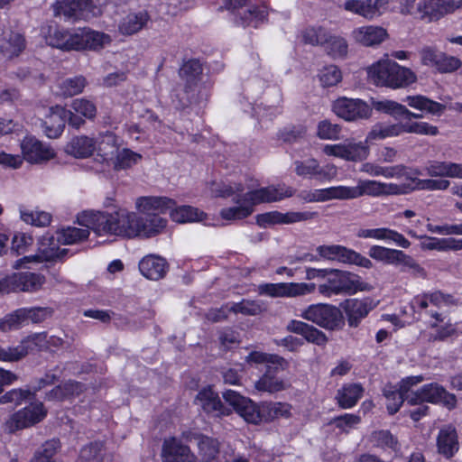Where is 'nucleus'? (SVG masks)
<instances>
[{
    "mask_svg": "<svg viewBox=\"0 0 462 462\" xmlns=\"http://www.w3.org/2000/svg\"><path fill=\"white\" fill-rule=\"evenodd\" d=\"M214 192L217 197L221 198L233 196V201L236 204L235 207L221 209L220 216L226 220L244 219L253 213L255 205L279 201L293 195L291 188L283 189L274 186L245 192V187L241 183H236L234 186L223 185Z\"/></svg>",
    "mask_w": 462,
    "mask_h": 462,
    "instance_id": "1",
    "label": "nucleus"
},
{
    "mask_svg": "<svg viewBox=\"0 0 462 462\" xmlns=\"http://www.w3.org/2000/svg\"><path fill=\"white\" fill-rule=\"evenodd\" d=\"M214 192L217 197L221 198L233 196V201L236 204L235 207L221 209L220 216L226 220L244 219L253 213L255 205L279 201L293 195L291 188L283 189L274 186L245 192V187L241 183H236L234 186L223 185Z\"/></svg>",
    "mask_w": 462,
    "mask_h": 462,
    "instance_id": "2",
    "label": "nucleus"
},
{
    "mask_svg": "<svg viewBox=\"0 0 462 462\" xmlns=\"http://www.w3.org/2000/svg\"><path fill=\"white\" fill-rule=\"evenodd\" d=\"M79 225H87L98 236L113 235L127 238L136 237L135 213L117 210L113 213L86 211L78 217Z\"/></svg>",
    "mask_w": 462,
    "mask_h": 462,
    "instance_id": "3",
    "label": "nucleus"
},
{
    "mask_svg": "<svg viewBox=\"0 0 462 462\" xmlns=\"http://www.w3.org/2000/svg\"><path fill=\"white\" fill-rule=\"evenodd\" d=\"M368 79L378 87L393 89L405 88L417 80L416 74L409 68L392 60H380L367 69Z\"/></svg>",
    "mask_w": 462,
    "mask_h": 462,
    "instance_id": "4",
    "label": "nucleus"
},
{
    "mask_svg": "<svg viewBox=\"0 0 462 462\" xmlns=\"http://www.w3.org/2000/svg\"><path fill=\"white\" fill-rule=\"evenodd\" d=\"M367 283L362 282L361 277L356 273L329 269L326 282L319 284L318 291L326 298L339 294H354L367 290Z\"/></svg>",
    "mask_w": 462,
    "mask_h": 462,
    "instance_id": "5",
    "label": "nucleus"
},
{
    "mask_svg": "<svg viewBox=\"0 0 462 462\" xmlns=\"http://www.w3.org/2000/svg\"><path fill=\"white\" fill-rule=\"evenodd\" d=\"M368 254L374 260L385 264L402 266L404 272H410L416 277H426V271L411 255L402 250L392 249L381 245H372Z\"/></svg>",
    "mask_w": 462,
    "mask_h": 462,
    "instance_id": "6",
    "label": "nucleus"
},
{
    "mask_svg": "<svg viewBox=\"0 0 462 462\" xmlns=\"http://www.w3.org/2000/svg\"><path fill=\"white\" fill-rule=\"evenodd\" d=\"M304 319L329 330L342 328L344 317L339 308L329 304H313L305 309L301 315Z\"/></svg>",
    "mask_w": 462,
    "mask_h": 462,
    "instance_id": "7",
    "label": "nucleus"
},
{
    "mask_svg": "<svg viewBox=\"0 0 462 462\" xmlns=\"http://www.w3.org/2000/svg\"><path fill=\"white\" fill-rule=\"evenodd\" d=\"M319 255L327 260L337 261L346 264H355L365 269L373 267L372 261L353 249L340 245H323L316 249Z\"/></svg>",
    "mask_w": 462,
    "mask_h": 462,
    "instance_id": "8",
    "label": "nucleus"
},
{
    "mask_svg": "<svg viewBox=\"0 0 462 462\" xmlns=\"http://www.w3.org/2000/svg\"><path fill=\"white\" fill-rule=\"evenodd\" d=\"M420 402L441 403L448 410H453L457 406V397L438 383H429L416 393H411V398L408 399V403L411 405Z\"/></svg>",
    "mask_w": 462,
    "mask_h": 462,
    "instance_id": "9",
    "label": "nucleus"
},
{
    "mask_svg": "<svg viewBox=\"0 0 462 462\" xmlns=\"http://www.w3.org/2000/svg\"><path fill=\"white\" fill-rule=\"evenodd\" d=\"M368 141L356 142L355 139H346L337 144H326L323 152L328 156H335L348 162H362L369 154Z\"/></svg>",
    "mask_w": 462,
    "mask_h": 462,
    "instance_id": "10",
    "label": "nucleus"
},
{
    "mask_svg": "<svg viewBox=\"0 0 462 462\" xmlns=\"http://www.w3.org/2000/svg\"><path fill=\"white\" fill-rule=\"evenodd\" d=\"M223 398L245 421L257 424L263 420V409L260 410L254 402L237 392L226 390L223 393Z\"/></svg>",
    "mask_w": 462,
    "mask_h": 462,
    "instance_id": "11",
    "label": "nucleus"
},
{
    "mask_svg": "<svg viewBox=\"0 0 462 462\" xmlns=\"http://www.w3.org/2000/svg\"><path fill=\"white\" fill-rule=\"evenodd\" d=\"M334 113L346 121L366 119L372 114L371 107L361 99L340 97L332 105Z\"/></svg>",
    "mask_w": 462,
    "mask_h": 462,
    "instance_id": "12",
    "label": "nucleus"
},
{
    "mask_svg": "<svg viewBox=\"0 0 462 462\" xmlns=\"http://www.w3.org/2000/svg\"><path fill=\"white\" fill-rule=\"evenodd\" d=\"M295 173L302 178L315 179L319 181L331 180L337 175L334 164L321 166L314 158L304 161H295Z\"/></svg>",
    "mask_w": 462,
    "mask_h": 462,
    "instance_id": "13",
    "label": "nucleus"
},
{
    "mask_svg": "<svg viewBox=\"0 0 462 462\" xmlns=\"http://www.w3.org/2000/svg\"><path fill=\"white\" fill-rule=\"evenodd\" d=\"M46 416L42 403H32L24 409L15 412L5 423L9 432L30 427L41 421Z\"/></svg>",
    "mask_w": 462,
    "mask_h": 462,
    "instance_id": "14",
    "label": "nucleus"
},
{
    "mask_svg": "<svg viewBox=\"0 0 462 462\" xmlns=\"http://www.w3.org/2000/svg\"><path fill=\"white\" fill-rule=\"evenodd\" d=\"M422 64L436 68L441 73H451L461 67V60L435 49L426 47L420 51Z\"/></svg>",
    "mask_w": 462,
    "mask_h": 462,
    "instance_id": "15",
    "label": "nucleus"
},
{
    "mask_svg": "<svg viewBox=\"0 0 462 462\" xmlns=\"http://www.w3.org/2000/svg\"><path fill=\"white\" fill-rule=\"evenodd\" d=\"M59 244L61 242L59 241V237L55 238L53 236L46 235L42 236L40 239V247L39 250L42 253V255L35 254L32 256H25L23 259L17 261L15 267H19L22 263H29V262H36L40 263L43 260L45 261H54L57 259H62L67 254L68 249H60L59 247Z\"/></svg>",
    "mask_w": 462,
    "mask_h": 462,
    "instance_id": "16",
    "label": "nucleus"
},
{
    "mask_svg": "<svg viewBox=\"0 0 462 462\" xmlns=\"http://www.w3.org/2000/svg\"><path fill=\"white\" fill-rule=\"evenodd\" d=\"M318 217L317 212H287L272 211L256 216V224L262 227L277 224H294L311 220Z\"/></svg>",
    "mask_w": 462,
    "mask_h": 462,
    "instance_id": "17",
    "label": "nucleus"
},
{
    "mask_svg": "<svg viewBox=\"0 0 462 462\" xmlns=\"http://www.w3.org/2000/svg\"><path fill=\"white\" fill-rule=\"evenodd\" d=\"M316 290L314 283H266L259 286V293L272 297H296Z\"/></svg>",
    "mask_w": 462,
    "mask_h": 462,
    "instance_id": "18",
    "label": "nucleus"
},
{
    "mask_svg": "<svg viewBox=\"0 0 462 462\" xmlns=\"http://www.w3.org/2000/svg\"><path fill=\"white\" fill-rule=\"evenodd\" d=\"M375 307L370 298L347 299L340 304V308L346 316L347 323L351 328L359 326L361 320Z\"/></svg>",
    "mask_w": 462,
    "mask_h": 462,
    "instance_id": "19",
    "label": "nucleus"
},
{
    "mask_svg": "<svg viewBox=\"0 0 462 462\" xmlns=\"http://www.w3.org/2000/svg\"><path fill=\"white\" fill-rule=\"evenodd\" d=\"M388 0H346V11L372 20L380 16L387 8Z\"/></svg>",
    "mask_w": 462,
    "mask_h": 462,
    "instance_id": "20",
    "label": "nucleus"
},
{
    "mask_svg": "<svg viewBox=\"0 0 462 462\" xmlns=\"http://www.w3.org/2000/svg\"><path fill=\"white\" fill-rule=\"evenodd\" d=\"M60 8L63 15L72 20L95 18L103 14L102 6L92 0H72Z\"/></svg>",
    "mask_w": 462,
    "mask_h": 462,
    "instance_id": "21",
    "label": "nucleus"
},
{
    "mask_svg": "<svg viewBox=\"0 0 462 462\" xmlns=\"http://www.w3.org/2000/svg\"><path fill=\"white\" fill-rule=\"evenodd\" d=\"M26 48L23 33L11 29L4 30L0 35V54L8 60L18 57Z\"/></svg>",
    "mask_w": 462,
    "mask_h": 462,
    "instance_id": "22",
    "label": "nucleus"
},
{
    "mask_svg": "<svg viewBox=\"0 0 462 462\" xmlns=\"http://www.w3.org/2000/svg\"><path fill=\"white\" fill-rule=\"evenodd\" d=\"M23 161L26 160L31 163H41L54 157V152L49 146L34 137H26L21 143Z\"/></svg>",
    "mask_w": 462,
    "mask_h": 462,
    "instance_id": "23",
    "label": "nucleus"
},
{
    "mask_svg": "<svg viewBox=\"0 0 462 462\" xmlns=\"http://www.w3.org/2000/svg\"><path fill=\"white\" fill-rule=\"evenodd\" d=\"M453 12L449 0H421L417 4L416 18L432 22Z\"/></svg>",
    "mask_w": 462,
    "mask_h": 462,
    "instance_id": "24",
    "label": "nucleus"
},
{
    "mask_svg": "<svg viewBox=\"0 0 462 462\" xmlns=\"http://www.w3.org/2000/svg\"><path fill=\"white\" fill-rule=\"evenodd\" d=\"M195 402L207 413H213L215 416L229 415L231 410L225 406L218 394L210 387H206L199 392Z\"/></svg>",
    "mask_w": 462,
    "mask_h": 462,
    "instance_id": "25",
    "label": "nucleus"
},
{
    "mask_svg": "<svg viewBox=\"0 0 462 462\" xmlns=\"http://www.w3.org/2000/svg\"><path fill=\"white\" fill-rule=\"evenodd\" d=\"M10 292L15 291H36L42 288L45 282L40 273L23 272L8 276Z\"/></svg>",
    "mask_w": 462,
    "mask_h": 462,
    "instance_id": "26",
    "label": "nucleus"
},
{
    "mask_svg": "<svg viewBox=\"0 0 462 462\" xmlns=\"http://www.w3.org/2000/svg\"><path fill=\"white\" fill-rule=\"evenodd\" d=\"M79 39L78 30L69 31L58 27H51L49 30V34L46 37V42L51 47L65 51H78Z\"/></svg>",
    "mask_w": 462,
    "mask_h": 462,
    "instance_id": "27",
    "label": "nucleus"
},
{
    "mask_svg": "<svg viewBox=\"0 0 462 462\" xmlns=\"http://www.w3.org/2000/svg\"><path fill=\"white\" fill-rule=\"evenodd\" d=\"M340 200L354 199L364 195L382 196V182L377 180H360L356 187L339 186Z\"/></svg>",
    "mask_w": 462,
    "mask_h": 462,
    "instance_id": "28",
    "label": "nucleus"
},
{
    "mask_svg": "<svg viewBox=\"0 0 462 462\" xmlns=\"http://www.w3.org/2000/svg\"><path fill=\"white\" fill-rule=\"evenodd\" d=\"M162 454L164 462H198L189 448L175 438L164 441Z\"/></svg>",
    "mask_w": 462,
    "mask_h": 462,
    "instance_id": "29",
    "label": "nucleus"
},
{
    "mask_svg": "<svg viewBox=\"0 0 462 462\" xmlns=\"http://www.w3.org/2000/svg\"><path fill=\"white\" fill-rule=\"evenodd\" d=\"M437 447L439 453L446 458L452 457L458 451V436L453 425H445L440 429L437 437Z\"/></svg>",
    "mask_w": 462,
    "mask_h": 462,
    "instance_id": "30",
    "label": "nucleus"
},
{
    "mask_svg": "<svg viewBox=\"0 0 462 462\" xmlns=\"http://www.w3.org/2000/svg\"><path fill=\"white\" fill-rule=\"evenodd\" d=\"M168 263L161 256L150 254L143 257L139 263L141 273L149 280L159 281L168 272Z\"/></svg>",
    "mask_w": 462,
    "mask_h": 462,
    "instance_id": "31",
    "label": "nucleus"
},
{
    "mask_svg": "<svg viewBox=\"0 0 462 462\" xmlns=\"http://www.w3.org/2000/svg\"><path fill=\"white\" fill-rule=\"evenodd\" d=\"M134 228L136 236L151 237L161 233L166 226L167 220L157 214L139 217L135 214Z\"/></svg>",
    "mask_w": 462,
    "mask_h": 462,
    "instance_id": "32",
    "label": "nucleus"
},
{
    "mask_svg": "<svg viewBox=\"0 0 462 462\" xmlns=\"http://www.w3.org/2000/svg\"><path fill=\"white\" fill-rule=\"evenodd\" d=\"M97 141L88 135H75L65 145L67 154L77 159L90 157L96 150Z\"/></svg>",
    "mask_w": 462,
    "mask_h": 462,
    "instance_id": "33",
    "label": "nucleus"
},
{
    "mask_svg": "<svg viewBox=\"0 0 462 462\" xmlns=\"http://www.w3.org/2000/svg\"><path fill=\"white\" fill-rule=\"evenodd\" d=\"M356 236L359 238H374L377 240L393 241L396 245L402 248H409L411 245L410 241L406 239L403 235L386 227L373 229L360 228L356 233Z\"/></svg>",
    "mask_w": 462,
    "mask_h": 462,
    "instance_id": "34",
    "label": "nucleus"
},
{
    "mask_svg": "<svg viewBox=\"0 0 462 462\" xmlns=\"http://www.w3.org/2000/svg\"><path fill=\"white\" fill-rule=\"evenodd\" d=\"M352 37L356 42L371 47L382 43L387 37V32L380 26L367 25L355 29Z\"/></svg>",
    "mask_w": 462,
    "mask_h": 462,
    "instance_id": "35",
    "label": "nucleus"
},
{
    "mask_svg": "<svg viewBox=\"0 0 462 462\" xmlns=\"http://www.w3.org/2000/svg\"><path fill=\"white\" fill-rule=\"evenodd\" d=\"M176 202L167 197H141L136 200V208L147 215L165 213L172 209Z\"/></svg>",
    "mask_w": 462,
    "mask_h": 462,
    "instance_id": "36",
    "label": "nucleus"
},
{
    "mask_svg": "<svg viewBox=\"0 0 462 462\" xmlns=\"http://www.w3.org/2000/svg\"><path fill=\"white\" fill-rule=\"evenodd\" d=\"M117 149V137L114 133L107 131L100 134L95 150L97 152V160L110 166V162L116 156Z\"/></svg>",
    "mask_w": 462,
    "mask_h": 462,
    "instance_id": "37",
    "label": "nucleus"
},
{
    "mask_svg": "<svg viewBox=\"0 0 462 462\" xmlns=\"http://www.w3.org/2000/svg\"><path fill=\"white\" fill-rule=\"evenodd\" d=\"M78 51L92 50L97 51L104 48L111 42L110 36L100 32L88 29L78 30Z\"/></svg>",
    "mask_w": 462,
    "mask_h": 462,
    "instance_id": "38",
    "label": "nucleus"
},
{
    "mask_svg": "<svg viewBox=\"0 0 462 462\" xmlns=\"http://www.w3.org/2000/svg\"><path fill=\"white\" fill-rule=\"evenodd\" d=\"M53 312V309L51 307L21 308L14 310L19 328L27 324L29 320L32 323H42L51 318Z\"/></svg>",
    "mask_w": 462,
    "mask_h": 462,
    "instance_id": "39",
    "label": "nucleus"
},
{
    "mask_svg": "<svg viewBox=\"0 0 462 462\" xmlns=\"http://www.w3.org/2000/svg\"><path fill=\"white\" fill-rule=\"evenodd\" d=\"M365 389L360 383H346L337 392V402L342 409H350L362 398Z\"/></svg>",
    "mask_w": 462,
    "mask_h": 462,
    "instance_id": "40",
    "label": "nucleus"
},
{
    "mask_svg": "<svg viewBox=\"0 0 462 462\" xmlns=\"http://www.w3.org/2000/svg\"><path fill=\"white\" fill-rule=\"evenodd\" d=\"M287 328L291 332L301 335L310 343L322 346L328 341L327 336L322 331L305 322L291 320Z\"/></svg>",
    "mask_w": 462,
    "mask_h": 462,
    "instance_id": "41",
    "label": "nucleus"
},
{
    "mask_svg": "<svg viewBox=\"0 0 462 462\" xmlns=\"http://www.w3.org/2000/svg\"><path fill=\"white\" fill-rule=\"evenodd\" d=\"M207 99V93L199 88L198 86L186 85L184 89L176 95L173 99L177 109L183 110L192 105L200 104Z\"/></svg>",
    "mask_w": 462,
    "mask_h": 462,
    "instance_id": "42",
    "label": "nucleus"
},
{
    "mask_svg": "<svg viewBox=\"0 0 462 462\" xmlns=\"http://www.w3.org/2000/svg\"><path fill=\"white\" fill-rule=\"evenodd\" d=\"M59 109H63V106H51L49 116L42 123L44 132L49 138H58L65 128V116Z\"/></svg>",
    "mask_w": 462,
    "mask_h": 462,
    "instance_id": "43",
    "label": "nucleus"
},
{
    "mask_svg": "<svg viewBox=\"0 0 462 462\" xmlns=\"http://www.w3.org/2000/svg\"><path fill=\"white\" fill-rule=\"evenodd\" d=\"M277 369L278 368H275V366L268 365L265 373L255 382V389L259 392H266L269 393H275L285 390L287 387L286 383L273 374Z\"/></svg>",
    "mask_w": 462,
    "mask_h": 462,
    "instance_id": "44",
    "label": "nucleus"
},
{
    "mask_svg": "<svg viewBox=\"0 0 462 462\" xmlns=\"http://www.w3.org/2000/svg\"><path fill=\"white\" fill-rule=\"evenodd\" d=\"M362 171L368 173L371 176H383L385 178H402L412 180L407 172V167L399 164L391 167H383L374 163L366 162L362 165Z\"/></svg>",
    "mask_w": 462,
    "mask_h": 462,
    "instance_id": "45",
    "label": "nucleus"
},
{
    "mask_svg": "<svg viewBox=\"0 0 462 462\" xmlns=\"http://www.w3.org/2000/svg\"><path fill=\"white\" fill-rule=\"evenodd\" d=\"M403 101L414 109L426 111L433 116H441L446 110L445 105L431 100L422 95L407 96Z\"/></svg>",
    "mask_w": 462,
    "mask_h": 462,
    "instance_id": "46",
    "label": "nucleus"
},
{
    "mask_svg": "<svg viewBox=\"0 0 462 462\" xmlns=\"http://www.w3.org/2000/svg\"><path fill=\"white\" fill-rule=\"evenodd\" d=\"M147 12L132 13L127 14L119 24V32L124 35H132L141 31L149 21Z\"/></svg>",
    "mask_w": 462,
    "mask_h": 462,
    "instance_id": "47",
    "label": "nucleus"
},
{
    "mask_svg": "<svg viewBox=\"0 0 462 462\" xmlns=\"http://www.w3.org/2000/svg\"><path fill=\"white\" fill-rule=\"evenodd\" d=\"M298 197L308 203L325 202L332 199L340 200L339 186L317 189L314 190H302L299 193Z\"/></svg>",
    "mask_w": 462,
    "mask_h": 462,
    "instance_id": "48",
    "label": "nucleus"
},
{
    "mask_svg": "<svg viewBox=\"0 0 462 462\" xmlns=\"http://www.w3.org/2000/svg\"><path fill=\"white\" fill-rule=\"evenodd\" d=\"M84 227L68 226L57 232L59 241L63 245L78 244L88 239L91 227L82 225Z\"/></svg>",
    "mask_w": 462,
    "mask_h": 462,
    "instance_id": "49",
    "label": "nucleus"
},
{
    "mask_svg": "<svg viewBox=\"0 0 462 462\" xmlns=\"http://www.w3.org/2000/svg\"><path fill=\"white\" fill-rule=\"evenodd\" d=\"M171 210V217L177 223L202 221L206 214L191 206H180Z\"/></svg>",
    "mask_w": 462,
    "mask_h": 462,
    "instance_id": "50",
    "label": "nucleus"
},
{
    "mask_svg": "<svg viewBox=\"0 0 462 462\" xmlns=\"http://www.w3.org/2000/svg\"><path fill=\"white\" fill-rule=\"evenodd\" d=\"M142 158V155L133 152L130 149H117L116 156L110 162V166L116 171L125 170L136 164Z\"/></svg>",
    "mask_w": 462,
    "mask_h": 462,
    "instance_id": "51",
    "label": "nucleus"
},
{
    "mask_svg": "<svg viewBox=\"0 0 462 462\" xmlns=\"http://www.w3.org/2000/svg\"><path fill=\"white\" fill-rule=\"evenodd\" d=\"M198 447L202 457V462H217L219 444L215 439L208 436L198 438Z\"/></svg>",
    "mask_w": 462,
    "mask_h": 462,
    "instance_id": "52",
    "label": "nucleus"
},
{
    "mask_svg": "<svg viewBox=\"0 0 462 462\" xmlns=\"http://www.w3.org/2000/svg\"><path fill=\"white\" fill-rule=\"evenodd\" d=\"M403 134L402 123L393 125H376L369 132L366 136V141L381 140L387 137L399 136Z\"/></svg>",
    "mask_w": 462,
    "mask_h": 462,
    "instance_id": "53",
    "label": "nucleus"
},
{
    "mask_svg": "<svg viewBox=\"0 0 462 462\" xmlns=\"http://www.w3.org/2000/svg\"><path fill=\"white\" fill-rule=\"evenodd\" d=\"M267 310V305L262 300H243L230 306L229 311L246 316H256Z\"/></svg>",
    "mask_w": 462,
    "mask_h": 462,
    "instance_id": "54",
    "label": "nucleus"
},
{
    "mask_svg": "<svg viewBox=\"0 0 462 462\" xmlns=\"http://www.w3.org/2000/svg\"><path fill=\"white\" fill-rule=\"evenodd\" d=\"M291 406L286 402H265L263 404V418L269 421L289 418L291 415Z\"/></svg>",
    "mask_w": 462,
    "mask_h": 462,
    "instance_id": "55",
    "label": "nucleus"
},
{
    "mask_svg": "<svg viewBox=\"0 0 462 462\" xmlns=\"http://www.w3.org/2000/svg\"><path fill=\"white\" fill-rule=\"evenodd\" d=\"M202 74V66L198 60L186 61L180 69V76L186 81V85L198 86L197 80Z\"/></svg>",
    "mask_w": 462,
    "mask_h": 462,
    "instance_id": "56",
    "label": "nucleus"
},
{
    "mask_svg": "<svg viewBox=\"0 0 462 462\" xmlns=\"http://www.w3.org/2000/svg\"><path fill=\"white\" fill-rule=\"evenodd\" d=\"M248 360L255 364H266V369L268 365H272L273 367H280L282 370H284L288 365L287 361L283 357L261 352H252L248 356Z\"/></svg>",
    "mask_w": 462,
    "mask_h": 462,
    "instance_id": "57",
    "label": "nucleus"
},
{
    "mask_svg": "<svg viewBox=\"0 0 462 462\" xmlns=\"http://www.w3.org/2000/svg\"><path fill=\"white\" fill-rule=\"evenodd\" d=\"M71 109L81 115L84 118L93 121L97 113V106L91 100L87 98H76L70 104Z\"/></svg>",
    "mask_w": 462,
    "mask_h": 462,
    "instance_id": "58",
    "label": "nucleus"
},
{
    "mask_svg": "<svg viewBox=\"0 0 462 462\" xmlns=\"http://www.w3.org/2000/svg\"><path fill=\"white\" fill-rule=\"evenodd\" d=\"M342 127L340 125L332 124L325 119L319 122L317 126V136L321 140H338Z\"/></svg>",
    "mask_w": 462,
    "mask_h": 462,
    "instance_id": "59",
    "label": "nucleus"
},
{
    "mask_svg": "<svg viewBox=\"0 0 462 462\" xmlns=\"http://www.w3.org/2000/svg\"><path fill=\"white\" fill-rule=\"evenodd\" d=\"M384 396L387 400L386 407L388 412L393 415L399 411L404 401L408 402V399L411 398V393L407 394L401 388H399L398 390L393 391L385 390Z\"/></svg>",
    "mask_w": 462,
    "mask_h": 462,
    "instance_id": "60",
    "label": "nucleus"
},
{
    "mask_svg": "<svg viewBox=\"0 0 462 462\" xmlns=\"http://www.w3.org/2000/svg\"><path fill=\"white\" fill-rule=\"evenodd\" d=\"M87 79L83 76H76L66 79L62 81L60 88L66 97H73L80 94L87 86Z\"/></svg>",
    "mask_w": 462,
    "mask_h": 462,
    "instance_id": "61",
    "label": "nucleus"
},
{
    "mask_svg": "<svg viewBox=\"0 0 462 462\" xmlns=\"http://www.w3.org/2000/svg\"><path fill=\"white\" fill-rule=\"evenodd\" d=\"M20 213L23 221L36 226H46L51 220V216L44 211L21 209Z\"/></svg>",
    "mask_w": 462,
    "mask_h": 462,
    "instance_id": "62",
    "label": "nucleus"
},
{
    "mask_svg": "<svg viewBox=\"0 0 462 462\" xmlns=\"http://www.w3.org/2000/svg\"><path fill=\"white\" fill-rule=\"evenodd\" d=\"M59 440L51 439L46 441L35 453L32 462H56L53 457L60 447Z\"/></svg>",
    "mask_w": 462,
    "mask_h": 462,
    "instance_id": "63",
    "label": "nucleus"
},
{
    "mask_svg": "<svg viewBox=\"0 0 462 462\" xmlns=\"http://www.w3.org/2000/svg\"><path fill=\"white\" fill-rule=\"evenodd\" d=\"M103 444L93 442L85 446L79 455V462H102Z\"/></svg>",
    "mask_w": 462,
    "mask_h": 462,
    "instance_id": "64",
    "label": "nucleus"
}]
</instances>
